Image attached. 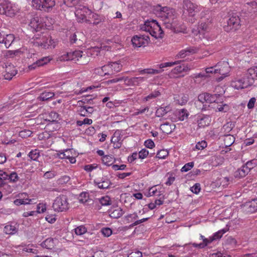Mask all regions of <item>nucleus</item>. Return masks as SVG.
<instances>
[{
	"label": "nucleus",
	"instance_id": "obj_29",
	"mask_svg": "<svg viewBox=\"0 0 257 257\" xmlns=\"http://www.w3.org/2000/svg\"><path fill=\"white\" fill-rule=\"evenodd\" d=\"M248 169H247L244 165L240 168L238 169L234 173V176L236 178H243L249 172Z\"/></svg>",
	"mask_w": 257,
	"mask_h": 257
},
{
	"label": "nucleus",
	"instance_id": "obj_59",
	"mask_svg": "<svg viewBox=\"0 0 257 257\" xmlns=\"http://www.w3.org/2000/svg\"><path fill=\"white\" fill-rule=\"evenodd\" d=\"M160 92L159 91H155L154 92L150 94L149 95L145 97L146 101H148L151 99L156 98L160 95Z\"/></svg>",
	"mask_w": 257,
	"mask_h": 257
},
{
	"label": "nucleus",
	"instance_id": "obj_31",
	"mask_svg": "<svg viewBox=\"0 0 257 257\" xmlns=\"http://www.w3.org/2000/svg\"><path fill=\"white\" fill-rule=\"evenodd\" d=\"M200 239H202L203 240V242L200 243H194L192 244V245L194 247H197L199 248H202L204 247L205 246L208 245L211 242L210 240V237L209 238H205L204 236L201 235L200 236Z\"/></svg>",
	"mask_w": 257,
	"mask_h": 257
},
{
	"label": "nucleus",
	"instance_id": "obj_18",
	"mask_svg": "<svg viewBox=\"0 0 257 257\" xmlns=\"http://www.w3.org/2000/svg\"><path fill=\"white\" fill-rule=\"evenodd\" d=\"M51 58L49 57H44L37 60L35 62H34L32 65L29 66V68L30 70L35 69L37 67L43 66L45 64H47L50 61Z\"/></svg>",
	"mask_w": 257,
	"mask_h": 257
},
{
	"label": "nucleus",
	"instance_id": "obj_1",
	"mask_svg": "<svg viewBox=\"0 0 257 257\" xmlns=\"http://www.w3.org/2000/svg\"><path fill=\"white\" fill-rule=\"evenodd\" d=\"M156 15L163 22V25L169 30H174L176 26V13L174 9L169 7H162L158 5L156 7Z\"/></svg>",
	"mask_w": 257,
	"mask_h": 257
},
{
	"label": "nucleus",
	"instance_id": "obj_24",
	"mask_svg": "<svg viewBox=\"0 0 257 257\" xmlns=\"http://www.w3.org/2000/svg\"><path fill=\"white\" fill-rule=\"evenodd\" d=\"M110 68L111 73L119 72L121 69L122 65L117 62H110L105 65L104 68Z\"/></svg>",
	"mask_w": 257,
	"mask_h": 257
},
{
	"label": "nucleus",
	"instance_id": "obj_36",
	"mask_svg": "<svg viewBox=\"0 0 257 257\" xmlns=\"http://www.w3.org/2000/svg\"><path fill=\"white\" fill-rule=\"evenodd\" d=\"M140 74H159L162 72V70L161 69H154L151 68H147L142 69L139 71Z\"/></svg>",
	"mask_w": 257,
	"mask_h": 257
},
{
	"label": "nucleus",
	"instance_id": "obj_48",
	"mask_svg": "<svg viewBox=\"0 0 257 257\" xmlns=\"http://www.w3.org/2000/svg\"><path fill=\"white\" fill-rule=\"evenodd\" d=\"M133 78L134 80V86L139 85L147 79L146 77H135Z\"/></svg>",
	"mask_w": 257,
	"mask_h": 257
},
{
	"label": "nucleus",
	"instance_id": "obj_39",
	"mask_svg": "<svg viewBox=\"0 0 257 257\" xmlns=\"http://www.w3.org/2000/svg\"><path fill=\"white\" fill-rule=\"evenodd\" d=\"M9 174L2 170H0V186H3L5 183V181L8 180Z\"/></svg>",
	"mask_w": 257,
	"mask_h": 257
},
{
	"label": "nucleus",
	"instance_id": "obj_2",
	"mask_svg": "<svg viewBox=\"0 0 257 257\" xmlns=\"http://www.w3.org/2000/svg\"><path fill=\"white\" fill-rule=\"evenodd\" d=\"M141 29L149 32L150 34L156 38H162L163 31L160 25L154 20L145 22V24L141 27Z\"/></svg>",
	"mask_w": 257,
	"mask_h": 257
},
{
	"label": "nucleus",
	"instance_id": "obj_19",
	"mask_svg": "<svg viewBox=\"0 0 257 257\" xmlns=\"http://www.w3.org/2000/svg\"><path fill=\"white\" fill-rule=\"evenodd\" d=\"M121 138L119 131H115L111 138V142L114 148L119 149L121 146Z\"/></svg>",
	"mask_w": 257,
	"mask_h": 257
},
{
	"label": "nucleus",
	"instance_id": "obj_44",
	"mask_svg": "<svg viewBox=\"0 0 257 257\" xmlns=\"http://www.w3.org/2000/svg\"><path fill=\"white\" fill-rule=\"evenodd\" d=\"M111 200L109 197L105 196L102 197L99 199V202L103 206H107L110 204Z\"/></svg>",
	"mask_w": 257,
	"mask_h": 257
},
{
	"label": "nucleus",
	"instance_id": "obj_30",
	"mask_svg": "<svg viewBox=\"0 0 257 257\" xmlns=\"http://www.w3.org/2000/svg\"><path fill=\"white\" fill-rule=\"evenodd\" d=\"M209 28L208 24L205 23H201L198 28V32L196 33V38L194 39V41H199L201 39L200 35L201 33H203L204 31H206Z\"/></svg>",
	"mask_w": 257,
	"mask_h": 257
},
{
	"label": "nucleus",
	"instance_id": "obj_64",
	"mask_svg": "<svg viewBox=\"0 0 257 257\" xmlns=\"http://www.w3.org/2000/svg\"><path fill=\"white\" fill-rule=\"evenodd\" d=\"M142 253L139 250L132 251L128 254V257H142Z\"/></svg>",
	"mask_w": 257,
	"mask_h": 257
},
{
	"label": "nucleus",
	"instance_id": "obj_8",
	"mask_svg": "<svg viewBox=\"0 0 257 257\" xmlns=\"http://www.w3.org/2000/svg\"><path fill=\"white\" fill-rule=\"evenodd\" d=\"M32 6L37 10L49 11L55 6V2L53 0H33Z\"/></svg>",
	"mask_w": 257,
	"mask_h": 257
},
{
	"label": "nucleus",
	"instance_id": "obj_46",
	"mask_svg": "<svg viewBox=\"0 0 257 257\" xmlns=\"http://www.w3.org/2000/svg\"><path fill=\"white\" fill-rule=\"evenodd\" d=\"M74 230L75 233L78 235H82L87 231V229L84 226H77Z\"/></svg>",
	"mask_w": 257,
	"mask_h": 257
},
{
	"label": "nucleus",
	"instance_id": "obj_52",
	"mask_svg": "<svg viewBox=\"0 0 257 257\" xmlns=\"http://www.w3.org/2000/svg\"><path fill=\"white\" fill-rule=\"evenodd\" d=\"M248 6V9L250 8V11L252 10L254 13L257 12V3L254 1H251L250 2H248L246 4Z\"/></svg>",
	"mask_w": 257,
	"mask_h": 257
},
{
	"label": "nucleus",
	"instance_id": "obj_54",
	"mask_svg": "<svg viewBox=\"0 0 257 257\" xmlns=\"http://www.w3.org/2000/svg\"><path fill=\"white\" fill-rule=\"evenodd\" d=\"M224 141L226 146H230L234 142V138L232 136L227 135L225 137Z\"/></svg>",
	"mask_w": 257,
	"mask_h": 257
},
{
	"label": "nucleus",
	"instance_id": "obj_55",
	"mask_svg": "<svg viewBox=\"0 0 257 257\" xmlns=\"http://www.w3.org/2000/svg\"><path fill=\"white\" fill-rule=\"evenodd\" d=\"M168 155V152L167 150H162L157 152L156 157L159 159H164Z\"/></svg>",
	"mask_w": 257,
	"mask_h": 257
},
{
	"label": "nucleus",
	"instance_id": "obj_53",
	"mask_svg": "<svg viewBox=\"0 0 257 257\" xmlns=\"http://www.w3.org/2000/svg\"><path fill=\"white\" fill-rule=\"evenodd\" d=\"M194 166V162H189L186 164L181 169L182 172H186L191 170Z\"/></svg>",
	"mask_w": 257,
	"mask_h": 257
},
{
	"label": "nucleus",
	"instance_id": "obj_15",
	"mask_svg": "<svg viewBox=\"0 0 257 257\" xmlns=\"http://www.w3.org/2000/svg\"><path fill=\"white\" fill-rule=\"evenodd\" d=\"M17 73V70L15 66L11 64H5V71L4 72L3 76L5 79L10 80Z\"/></svg>",
	"mask_w": 257,
	"mask_h": 257
},
{
	"label": "nucleus",
	"instance_id": "obj_25",
	"mask_svg": "<svg viewBox=\"0 0 257 257\" xmlns=\"http://www.w3.org/2000/svg\"><path fill=\"white\" fill-rule=\"evenodd\" d=\"M132 44L134 46L140 47L145 45L144 38L142 37V35H136L132 39Z\"/></svg>",
	"mask_w": 257,
	"mask_h": 257
},
{
	"label": "nucleus",
	"instance_id": "obj_4",
	"mask_svg": "<svg viewBox=\"0 0 257 257\" xmlns=\"http://www.w3.org/2000/svg\"><path fill=\"white\" fill-rule=\"evenodd\" d=\"M182 8L184 15L189 17H194L200 11V6L192 3L189 0H184L182 4Z\"/></svg>",
	"mask_w": 257,
	"mask_h": 257
},
{
	"label": "nucleus",
	"instance_id": "obj_58",
	"mask_svg": "<svg viewBox=\"0 0 257 257\" xmlns=\"http://www.w3.org/2000/svg\"><path fill=\"white\" fill-rule=\"evenodd\" d=\"M80 0H66L65 4L69 7L75 6L79 3Z\"/></svg>",
	"mask_w": 257,
	"mask_h": 257
},
{
	"label": "nucleus",
	"instance_id": "obj_42",
	"mask_svg": "<svg viewBox=\"0 0 257 257\" xmlns=\"http://www.w3.org/2000/svg\"><path fill=\"white\" fill-rule=\"evenodd\" d=\"M223 98L222 97V102H219L221 104H218L217 108L219 111L227 112L229 109V106L226 103H223Z\"/></svg>",
	"mask_w": 257,
	"mask_h": 257
},
{
	"label": "nucleus",
	"instance_id": "obj_57",
	"mask_svg": "<svg viewBox=\"0 0 257 257\" xmlns=\"http://www.w3.org/2000/svg\"><path fill=\"white\" fill-rule=\"evenodd\" d=\"M149 155V152L145 149L141 150L138 154L139 158L140 159H145Z\"/></svg>",
	"mask_w": 257,
	"mask_h": 257
},
{
	"label": "nucleus",
	"instance_id": "obj_17",
	"mask_svg": "<svg viewBox=\"0 0 257 257\" xmlns=\"http://www.w3.org/2000/svg\"><path fill=\"white\" fill-rule=\"evenodd\" d=\"M211 121L209 115L199 114L197 117V121L199 127H204L209 125Z\"/></svg>",
	"mask_w": 257,
	"mask_h": 257
},
{
	"label": "nucleus",
	"instance_id": "obj_32",
	"mask_svg": "<svg viewBox=\"0 0 257 257\" xmlns=\"http://www.w3.org/2000/svg\"><path fill=\"white\" fill-rule=\"evenodd\" d=\"M89 62V56L86 54L83 53V52L81 51L80 55H79V58L77 59L76 63L79 65H85L87 64Z\"/></svg>",
	"mask_w": 257,
	"mask_h": 257
},
{
	"label": "nucleus",
	"instance_id": "obj_11",
	"mask_svg": "<svg viewBox=\"0 0 257 257\" xmlns=\"http://www.w3.org/2000/svg\"><path fill=\"white\" fill-rule=\"evenodd\" d=\"M94 184L101 189H106L110 188L112 183L107 176L96 178L94 180Z\"/></svg>",
	"mask_w": 257,
	"mask_h": 257
},
{
	"label": "nucleus",
	"instance_id": "obj_37",
	"mask_svg": "<svg viewBox=\"0 0 257 257\" xmlns=\"http://www.w3.org/2000/svg\"><path fill=\"white\" fill-rule=\"evenodd\" d=\"M189 70H190V69H189L185 64H183L181 65L176 66L172 70V72L174 74H178L182 72L187 71Z\"/></svg>",
	"mask_w": 257,
	"mask_h": 257
},
{
	"label": "nucleus",
	"instance_id": "obj_9",
	"mask_svg": "<svg viewBox=\"0 0 257 257\" xmlns=\"http://www.w3.org/2000/svg\"><path fill=\"white\" fill-rule=\"evenodd\" d=\"M16 13V10L11 3L7 0H0V14L12 17Z\"/></svg>",
	"mask_w": 257,
	"mask_h": 257
},
{
	"label": "nucleus",
	"instance_id": "obj_33",
	"mask_svg": "<svg viewBox=\"0 0 257 257\" xmlns=\"http://www.w3.org/2000/svg\"><path fill=\"white\" fill-rule=\"evenodd\" d=\"M54 93L52 92H44L40 94L38 99L40 101H47L52 98Z\"/></svg>",
	"mask_w": 257,
	"mask_h": 257
},
{
	"label": "nucleus",
	"instance_id": "obj_26",
	"mask_svg": "<svg viewBox=\"0 0 257 257\" xmlns=\"http://www.w3.org/2000/svg\"><path fill=\"white\" fill-rule=\"evenodd\" d=\"M198 49L195 48H189L181 51L177 55L178 58H184L190 54H194L197 52Z\"/></svg>",
	"mask_w": 257,
	"mask_h": 257
},
{
	"label": "nucleus",
	"instance_id": "obj_20",
	"mask_svg": "<svg viewBox=\"0 0 257 257\" xmlns=\"http://www.w3.org/2000/svg\"><path fill=\"white\" fill-rule=\"evenodd\" d=\"M245 76L250 77V82L248 81L249 82L248 84H253L254 80L257 79V66L248 69Z\"/></svg>",
	"mask_w": 257,
	"mask_h": 257
},
{
	"label": "nucleus",
	"instance_id": "obj_41",
	"mask_svg": "<svg viewBox=\"0 0 257 257\" xmlns=\"http://www.w3.org/2000/svg\"><path fill=\"white\" fill-rule=\"evenodd\" d=\"M92 19L93 20V22L91 24H92L94 25H97L104 21L103 17H101L96 14H92Z\"/></svg>",
	"mask_w": 257,
	"mask_h": 257
},
{
	"label": "nucleus",
	"instance_id": "obj_50",
	"mask_svg": "<svg viewBox=\"0 0 257 257\" xmlns=\"http://www.w3.org/2000/svg\"><path fill=\"white\" fill-rule=\"evenodd\" d=\"M88 194L86 192H82L79 197V201L82 203H85L88 201Z\"/></svg>",
	"mask_w": 257,
	"mask_h": 257
},
{
	"label": "nucleus",
	"instance_id": "obj_5",
	"mask_svg": "<svg viewBox=\"0 0 257 257\" xmlns=\"http://www.w3.org/2000/svg\"><path fill=\"white\" fill-rule=\"evenodd\" d=\"M241 21L239 15L237 13H232L229 16L227 21V25L223 28L225 31L229 32L239 29L241 26Z\"/></svg>",
	"mask_w": 257,
	"mask_h": 257
},
{
	"label": "nucleus",
	"instance_id": "obj_56",
	"mask_svg": "<svg viewBox=\"0 0 257 257\" xmlns=\"http://www.w3.org/2000/svg\"><path fill=\"white\" fill-rule=\"evenodd\" d=\"M180 63V61H175L174 62H166V63H162L161 64H160L159 65V67L160 69H162L163 68H165V67H171V66H172L174 65H176V64H178Z\"/></svg>",
	"mask_w": 257,
	"mask_h": 257
},
{
	"label": "nucleus",
	"instance_id": "obj_63",
	"mask_svg": "<svg viewBox=\"0 0 257 257\" xmlns=\"http://www.w3.org/2000/svg\"><path fill=\"white\" fill-rule=\"evenodd\" d=\"M70 179L68 176H63L58 179V183L60 184L67 183L70 180Z\"/></svg>",
	"mask_w": 257,
	"mask_h": 257
},
{
	"label": "nucleus",
	"instance_id": "obj_28",
	"mask_svg": "<svg viewBox=\"0 0 257 257\" xmlns=\"http://www.w3.org/2000/svg\"><path fill=\"white\" fill-rule=\"evenodd\" d=\"M229 228L225 227L224 228L218 230L217 232L214 233L212 236L210 237V241L212 242L213 241L218 240L220 239L223 234L226 232L228 230Z\"/></svg>",
	"mask_w": 257,
	"mask_h": 257
},
{
	"label": "nucleus",
	"instance_id": "obj_51",
	"mask_svg": "<svg viewBox=\"0 0 257 257\" xmlns=\"http://www.w3.org/2000/svg\"><path fill=\"white\" fill-rule=\"evenodd\" d=\"M167 112L168 110H166L165 108L161 107L157 110L156 112V115L157 117H162L165 115Z\"/></svg>",
	"mask_w": 257,
	"mask_h": 257
},
{
	"label": "nucleus",
	"instance_id": "obj_10",
	"mask_svg": "<svg viewBox=\"0 0 257 257\" xmlns=\"http://www.w3.org/2000/svg\"><path fill=\"white\" fill-rule=\"evenodd\" d=\"M248 81L250 82V77H246L245 74L243 77L241 78L236 79L233 81L231 83V86L235 89H239L247 88L248 86H251L253 84H245L248 83Z\"/></svg>",
	"mask_w": 257,
	"mask_h": 257
},
{
	"label": "nucleus",
	"instance_id": "obj_16",
	"mask_svg": "<svg viewBox=\"0 0 257 257\" xmlns=\"http://www.w3.org/2000/svg\"><path fill=\"white\" fill-rule=\"evenodd\" d=\"M29 26L32 29L33 31L39 32L44 28V25L41 18L35 17L31 19Z\"/></svg>",
	"mask_w": 257,
	"mask_h": 257
},
{
	"label": "nucleus",
	"instance_id": "obj_61",
	"mask_svg": "<svg viewBox=\"0 0 257 257\" xmlns=\"http://www.w3.org/2000/svg\"><path fill=\"white\" fill-rule=\"evenodd\" d=\"M101 232L106 237L109 236L112 233V230L108 227L103 228L101 229Z\"/></svg>",
	"mask_w": 257,
	"mask_h": 257
},
{
	"label": "nucleus",
	"instance_id": "obj_3",
	"mask_svg": "<svg viewBox=\"0 0 257 257\" xmlns=\"http://www.w3.org/2000/svg\"><path fill=\"white\" fill-rule=\"evenodd\" d=\"M32 43L35 46L41 47L44 49L54 48L56 45V42L49 35L42 36L41 37H36Z\"/></svg>",
	"mask_w": 257,
	"mask_h": 257
},
{
	"label": "nucleus",
	"instance_id": "obj_22",
	"mask_svg": "<svg viewBox=\"0 0 257 257\" xmlns=\"http://www.w3.org/2000/svg\"><path fill=\"white\" fill-rule=\"evenodd\" d=\"M149 217L143 218L140 219H138V216L136 214H132L127 216V219L132 222H134L131 225H139L147 221Z\"/></svg>",
	"mask_w": 257,
	"mask_h": 257
},
{
	"label": "nucleus",
	"instance_id": "obj_49",
	"mask_svg": "<svg viewBox=\"0 0 257 257\" xmlns=\"http://www.w3.org/2000/svg\"><path fill=\"white\" fill-rule=\"evenodd\" d=\"M19 179L18 174L15 172H13L10 175H9L8 180L11 182L15 183L17 182Z\"/></svg>",
	"mask_w": 257,
	"mask_h": 257
},
{
	"label": "nucleus",
	"instance_id": "obj_27",
	"mask_svg": "<svg viewBox=\"0 0 257 257\" xmlns=\"http://www.w3.org/2000/svg\"><path fill=\"white\" fill-rule=\"evenodd\" d=\"M15 37L13 34H7L4 36V44L6 48H9L14 42Z\"/></svg>",
	"mask_w": 257,
	"mask_h": 257
},
{
	"label": "nucleus",
	"instance_id": "obj_43",
	"mask_svg": "<svg viewBox=\"0 0 257 257\" xmlns=\"http://www.w3.org/2000/svg\"><path fill=\"white\" fill-rule=\"evenodd\" d=\"M72 154L71 150H66L64 152L58 153L57 156L61 159H67Z\"/></svg>",
	"mask_w": 257,
	"mask_h": 257
},
{
	"label": "nucleus",
	"instance_id": "obj_45",
	"mask_svg": "<svg viewBox=\"0 0 257 257\" xmlns=\"http://www.w3.org/2000/svg\"><path fill=\"white\" fill-rule=\"evenodd\" d=\"M122 210L120 208H117L112 211L110 214V216L113 218H118L122 215Z\"/></svg>",
	"mask_w": 257,
	"mask_h": 257
},
{
	"label": "nucleus",
	"instance_id": "obj_47",
	"mask_svg": "<svg viewBox=\"0 0 257 257\" xmlns=\"http://www.w3.org/2000/svg\"><path fill=\"white\" fill-rule=\"evenodd\" d=\"M189 113L187 110L185 109H182L179 112V118L181 120H184L188 116Z\"/></svg>",
	"mask_w": 257,
	"mask_h": 257
},
{
	"label": "nucleus",
	"instance_id": "obj_62",
	"mask_svg": "<svg viewBox=\"0 0 257 257\" xmlns=\"http://www.w3.org/2000/svg\"><path fill=\"white\" fill-rule=\"evenodd\" d=\"M32 134V132L29 130H23L19 133V136L22 138H27L30 137Z\"/></svg>",
	"mask_w": 257,
	"mask_h": 257
},
{
	"label": "nucleus",
	"instance_id": "obj_14",
	"mask_svg": "<svg viewBox=\"0 0 257 257\" xmlns=\"http://www.w3.org/2000/svg\"><path fill=\"white\" fill-rule=\"evenodd\" d=\"M81 51H75L74 52H68L62 55L59 59L60 61H69L71 60L77 62L78 58H79V55L81 54Z\"/></svg>",
	"mask_w": 257,
	"mask_h": 257
},
{
	"label": "nucleus",
	"instance_id": "obj_12",
	"mask_svg": "<svg viewBox=\"0 0 257 257\" xmlns=\"http://www.w3.org/2000/svg\"><path fill=\"white\" fill-rule=\"evenodd\" d=\"M216 69L214 70L215 74L219 73L226 77L229 72V66L227 62H220L215 66Z\"/></svg>",
	"mask_w": 257,
	"mask_h": 257
},
{
	"label": "nucleus",
	"instance_id": "obj_40",
	"mask_svg": "<svg viewBox=\"0 0 257 257\" xmlns=\"http://www.w3.org/2000/svg\"><path fill=\"white\" fill-rule=\"evenodd\" d=\"M29 157L34 161H37L40 157V151L37 149L32 150L28 155Z\"/></svg>",
	"mask_w": 257,
	"mask_h": 257
},
{
	"label": "nucleus",
	"instance_id": "obj_23",
	"mask_svg": "<svg viewBox=\"0 0 257 257\" xmlns=\"http://www.w3.org/2000/svg\"><path fill=\"white\" fill-rule=\"evenodd\" d=\"M57 242V239L48 238L42 243V246L47 249H51L54 247Z\"/></svg>",
	"mask_w": 257,
	"mask_h": 257
},
{
	"label": "nucleus",
	"instance_id": "obj_38",
	"mask_svg": "<svg viewBox=\"0 0 257 257\" xmlns=\"http://www.w3.org/2000/svg\"><path fill=\"white\" fill-rule=\"evenodd\" d=\"M18 231L16 226H5L4 231L8 234H14Z\"/></svg>",
	"mask_w": 257,
	"mask_h": 257
},
{
	"label": "nucleus",
	"instance_id": "obj_7",
	"mask_svg": "<svg viewBox=\"0 0 257 257\" xmlns=\"http://www.w3.org/2000/svg\"><path fill=\"white\" fill-rule=\"evenodd\" d=\"M56 211L62 212L66 211L69 208L68 199L65 195L57 197L54 200L52 206Z\"/></svg>",
	"mask_w": 257,
	"mask_h": 257
},
{
	"label": "nucleus",
	"instance_id": "obj_34",
	"mask_svg": "<svg viewBox=\"0 0 257 257\" xmlns=\"http://www.w3.org/2000/svg\"><path fill=\"white\" fill-rule=\"evenodd\" d=\"M102 161L103 164L109 166L115 162V159L112 155H105L102 158Z\"/></svg>",
	"mask_w": 257,
	"mask_h": 257
},
{
	"label": "nucleus",
	"instance_id": "obj_13",
	"mask_svg": "<svg viewBox=\"0 0 257 257\" xmlns=\"http://www.w3.org/2000/svg\"><path fill=\"white\" fill-rule=\"evenodd\" d=\"M242 210L246 213H252L257 210V198L245 203L242 206Z\"/></svg>",
	"mask_w": 257,
	"mask_h": 257
},
{
	"label": "nucleus",
	"instance_id": "obj_35",
	"mask_svg": "<svg viewBox=\"0 0 257 257\" xmlns=\"http://www.w3.org/2000/svg\"><path fill=\"white\" fill-rule=\"evenodd\" d=\"M75 16L77 18L79 22L85 21L87 23L90 24L91 21L89 20L86 19V16L84 13H82V10H77L75 13Z\"/></svg>",
	"mask_w": 257,
	"mask_h": 257
},
{
	"label": "nucleus",
	"instance_id": "obj_60",
	"mask_svg": "<svg viewBox=\"0 0 257 257\" xmlns=\"http://www.w3.org/2000/svg\"><path fill=\"white\" fill-rule=\"evenodd\" d=\"M201 189L200 187V184L199 183H196L192 187H191V191L195 193V194H198Z\"/></svg>",
	"mask_w": 257,
	"mask_h": 257
},
{
	"label": "nucleus",
	"instance_id": "obj_21",
	"mask_svg": "<svg viewBox=\"0 0 257 257\" xmlns=\"http://www.w3.org/2000/svg\"><path fill=\"white\" fill-rule=\"evenodd\" d=\"M176 125L175 124L169 122H166L160 125V129L162 132L166 134H170L175 130Z\"/></svg>",
	"mask_w": 257,
	"mask_h": 257
},
{
	"label": "nucleus",
	"instance_id": "obj_6",
	"mask_svg": "<svg viewBox=\"0 0 257 257\" xmlns=\"http://www.w3.org/2000/svg\"><path fill=\"white\" fill-rule=\"evenodd\" d=\"M222 97L219 94H211L207 92L200 94L198 96V100L203 103L204 102L219 103L222 102Z\"/></svg>",
	"mask_w": 257,
	"mask_h": 257
}]
</instances>
